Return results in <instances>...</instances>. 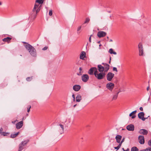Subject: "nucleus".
<instances>
[{
	"instance_id": "f257e3e1",
	"label": "nucleus",
	"mask_w": 151,
	"mask_h": 151,
	"mask_svg": "<svg viewBox=\"0 0 151 151\" xmlns=\"http://www.w3.org/2000/svg\"><path fill=\"white\" fill-rule=\"evenodd\" d=\"M102 65H98V72L105 73L107 72L109 69V65L106 63H103L102 64Z\"/></svg>"
},
{
	"instance_id": "f03ea898",
	"label": "nucleus",
	"mask_w": 151,
	"mask_h": 151,
	"mask_svg": "<svg viewBox=\"0 0 151 151\" xmlns=\"http://www.w3.org/2000/svg\"><path fill=\"white\" fill-rule=\"evenodd\" d=\"M95 77L99 80H102L105 77L106 73L104 72H100L98 70L94 73Z\"/></svg>"
},
{
	"instance_id": "7ed1b4c3",
	"label": "nucleus",
	"mask_w": 151,
	"mask_h": 151,
	"mask_svg": "<svg viewBox=\"0 0 151 151\" xmlns=\"http://www.w3.org/2000/svg\"><path fill=\"white\" fill-rule=\"evenodd\" d=\"M41 9V6L37 3H35L34 8L32 10V11L33 12H35V14H34L35 16L34 18H35L36 16L37 13L39 12Z\"/></svg>"
},
{
	"instance_id": "20e7f679",
	"label": "nucleus",
	"mask_w": 151,
	"mask_h": 151,
	"mask_svg": "<svg viewBox=\"0 0 151 151\" xmlns=\"http://www.w3.org/2000/svg\"><path fill=\"white\" fill-rule=\"evenodd\" d=\"M56 129L58 133L61 134L63 133L64 129V126L60 124H58L57 126Z\"/></svg>"
},
{
	"instance_id": "39448f33",
	"label": "nucleus",
	"mask_w": 151,
	"mask_h": 151,
	"mask_svg": "<svg viewBox=\"0 0 151 151\" xmlns=\"http://www.w3.org/2000/svg\"><path fill=\"white\" fill-rule=\"evenodd\" d=\"M28 142L27 140L24 141L19 145L18 151H22L24 148V146Z\"/></svg>"
},
{
	"instance_id": "423d86ee",
	"label": "nucleus",
	"mask_w": 151,
	"mask_h": 151,
	"mask_svg": "<svg viewBox=\"0 0 151 151\" xmlns=\"http://www.w3.org/2000/svg\"><path fill=\"white\" fill-rule=\"evenodd\" d=\"M114 74L111 72L108 73L106 76L107 80L109 81H111L114 76Z\"/></svg>"
},
{
	"instance_id": "0eeeda50",
	"label": "nucleus",
	"mask_w": 151,
	"mask_h": 151,
	"mask_svg": "<svg viewBox=\"0 0 151 151\" xmlns=\"http://www.w3.org/2000/svg\"><path fill=\"white\" fill-rule=\"evenodd\" d=\"M27 48L32 56H35L36 55V51L34 48Z\"/></svg>"
},
{
	"instance_id": "6e6552de",
	"label": "nucleus",
	"mask_w": 151,
	"mask_h": 151,
	"mask_svg": "<svg viewBox=\"0 0 151 151\" xmlns=\"http://www.w3.org/2000/svg\"><path fill=\"white\" fill-rule=\"evenodd\" d=\"M114 86V85L113 83L109 82L106 84V88L109 90L112 91Z\"/></svg>"
},
{
	"instance_id": "1a4fd4ad",
	"label": "nucleus",
	"mask_w": 151,
	"mask_h": 151,
	"mask_svg": "<svg viewBox=\"0 0 151 151\" xmlns=\"http://www.w3.org/2000/svg\"><path fill=\"white\" fill-rule=\"evenodd\" d=\"M97 70V69L96 67L91 68L89 70L88 73L91 75H93V74L95 73Z\"/></svg>"
},
{
	"instance_id": "9d476101",
	"label": "nucleus",
	"mask_w": 151,
	"mask_h": 151,
	"mask_svg": "<svg viewBox=\"0 0 151 151\" xmlns=\"http://www.w3.org/2000/svg\"><path fill=\"white\" fill-rule=\"evenodd\" d=\"M106 33L105 32L103 31H100L98 32L97 35L99 38L102 37H105L106 35Z\"/></svg>"
},
{
	"instance_id": "9b49d317",
	"label": "nucleus",
	"mask_w": 151,
	"mask_h": 151,
	"mask_svg": "<svg viewBox=\"0 0 151 151\" xmlns=\"http://www.w3.org/2000/svg\"><path fill=\"white\" fill-rule=\"evenodd\" d=\"M144 115L145 114L144 113L142 112L139 113L138 114V116L139 119H141L142 120L144 121H145L146 119L147 118H147H145Z\"/></svg>"
},
{
	"instance_id": "f8f14e48",
	"label": "nucleus",
	"mask_w": 151,
	"mask_h": 151,
	"mask_svg": "<svg viewBox=\"0 0 151 151\" xmlns=\"http://www.w3.org/2000/svg\"><path fill=\"white\" fill-rule=\"evenodd\" d=\"M81 78L82 81L84 82H86L88 80L89 77L88 75L85 74L82 76Z\"/></svg>"
},
{
	"instance_id": "ddd939ff",
	"label": "nucleus",
	"mask_w": 151,
	"mask_h": 151,
	"mask_svg": "<svg viewBox=\"0 0 151 151\" xmlns=\"http://www.w3.org/2000/svg\"><path fill=\"white\" fill-rule=\"evenodd\" d=\"M139 142L141 144H143L145 143V139L143 136L139 135L138 137Z\"/></svg>"
},
{
	"instance_id": "4468645a",
	"label": "nucleus",
	"mask_w": 151,
	"mask_h": 151,
	"mask_svg": "<svg viewBox=\"0 0 151 151\" xmlns=\"http://www.w3.org/2000/svg\"><path fill=\"white\" fill-rule=\"evenodd\" d=\"M139 133L143 135H147L148 133V131L146 129H140L139 131Z\"/></svg>"
},
{
	"instance_id": "2eb2a0df",
	"label": "nucleus",
	"mask_w": 151,
	"mask_h": 151,
	"mask_svg": "<svg viewBox=\"0 0 151 151\" xmlns=\"http://www.w3.org/2000/svg\"><path fill=\"white\" fill-rule=\"evenodd\" d=\"M127 129L129 131H133L134 130V127L133 125L130 124L127 126Z\"/></svg>"
},
{
	"instance_id": "dca6fc26",
	"label": "nucleus",
	"mask_w": 151,
	"mask_h": 151,
	"mask_svg": "<svg viewBox=\"0 0 151 151\" xmlns=\"http://www.w3.org/2000/svg\"><path fill=\"white\" fill-rule=\"evenodd\" d=\"M139 55L140 56H144V51L143 48H139Z\"/></svg>"
},
{
	"instance_id": "f3484780",
	"label": "nucleus",
	"mask_w": 151,
	"mask_h": 151,
	"mask_svg": "<svg viewBox=\"0 0 151 151\" xmlns=\"http://www.w3.org/2000/svg\"><path fill=\"white\" fill-rule=\"evenodd\" d=\"M23 125V122L22 121L19 122L16 124V128L17 129H19L21 128Z\"/></svg>"
},
{
	"instance_id": "a211bd4d",
	"label": "nucleus",
	"mask_w": 151,
	"mask_h": 151,
	"mask_svg": "<svg viewBox=\"0 0 151 151\" xmlns=\"http://www.w3.org/2000/svg\"><path fill=\"white\" fill-rule=\"evenodd\" d=\"M122 138V136H121L119 135H117L115 137L116 142L120 144Z\"/></svg>"
},
{
	"instance_id": "6ab92c4d",
	"label": "nucleus",
	"mask_w": 151,
	"mask_h": 151,
	"mask_svg": "<svg viewBox=\"0 0 151 151\" xmlns=\"http://www.w3.org/2000/svg\"><path fill=\"white\" fill-rule=\"evenodd\" d=\"M81 87L79 85H75L73 86V89L75 91H78L81 88Z\"/></svg>"
},
{
	"instance_id": "aec40b11",
	"label": "nucleus",
	"mask_w": 151,
	"mask_h": 151,
	"mask_svg": "<svg viewBox=\"0 0 151 151\" xmlns=\"http://www.w3.org/2000/svg\"><path fill=\"white\" fill-rule=\"evenodd\" d=\"M12 39L11 37H7L6 38H5L2 39V41L4 42H7L8 43H9L10 42L11 40Z\"/></svg>"
},
{
	"instance_id": "412c9836",
	"label": "nucleus",
	"mask_w": 151,
	"mask_h": 151,
	"mask_svg": "<svg viewBox=\"0 0 151 151\" xmlns=\"http://www.w3.org/2000/svg\"><path fill=\"white\" fill-rule=\"evenodd\" d=\"M86 53L85 52H82L80 55V58L81 59L83 60L84 58L86 57Z\"/></svg>"
},
{
	"instance_id": "4be33fe9",
	"label": "nucleus",
	"mask_w": 151,
	"mask_h": 151,
	"mask_svg": "<svg viewBox=\"0 0 151 151\" xmlns=\"http://www.w3.org/2000/svg\"><path fill=\"white\" fill-rule=\"evenodd\" d=\"M137 112V111L135 110L133 111H132L131 113L129 115L130 116H132V119H134L136 117V115L135 114Z\"/></svg>"
},
{
	"instance_id": "5701e85b",
	"label": "nucleus",
	"mask_w": 151,
	"mask_h": 151,
	"mask_svg": "<svg viewBox=\"0 0 151 151\" xmlns=\"http://www.w3.org/2000/svg\"><path fill=\"white\" fill-rule=\"evenodd\" d=\"M81 100V96L80 94H78L76 97V101L79 102Z\"/></svg>"
},
{
	"instance_id": "b1692460",
	"label": "nucleus",
	"mask_w": 151,
	"mask_h": 151,
	"mask_svg": "<svg viewBox=\"0 0 151 151\" xmlns=\"http://www.w3.org/2000/svg\"><path fill=\"white\" fill-rule=\"evenodd\" d=\"M119 92L120 91H119L117 93H116L115 94H114L113 95V97L112 98L113 100H115L117 99L118 95V94Z\"/></svg>"
},
{
	"instance_id": "393cba45",
	"label": "nucleus",
	"mask_w": 151,
	"mask_h": 151,
	"mask_svg": "<svg viewBox=\"0 0 151 151\" xmlns=\"http://www.w3.org/2000/svg\"><path fill=\"white\" fill-rule=\"evenodd\" d=\"M23 43L25 47H33L32 45L25 42H23Z\"/></svg>"
},
{
	"instance_id": "a878e982",
	"label": "nucleus",
	"mask_w": 151,
	"mask_h": 151,
	"mask_svg": "<svg viewBox=\"0 0 151 151\" xmlns=\"http://www.w3.org/2000/svg\"><path fill=\"white\" fill-rule=\"evenodd\" d=\"M19 133V132H18L14 134H12L11 135V137L12 138H14L16 137Z\"/></svg>"
},
{
	"instance_id": "bb28decb",
	"label": "nucleus",
	"mask_w": 151,
	"mask_h": 151,
	"mask_svg": "<svg viewBox=\"0 0 151 151\" xmlns=\"http://www.w3.org/2000/svg\"><path fill=\"white\" fill-rule=\"evenodd\" d=\"M43 2V0H36L35 3L38 4L40 5V4H42Z\"/></svg>"
},
{
	"instance_id": "cd10ccee",
	"label": "nucleus",
	"mask_w": 151,
	"mask_h": 151,
	"mask_svg": "<svg viewBox=\"0 0 151 151\" xmlns=\"http://www.w3.org/2000/svg\"><path fill=\"white\" fill-rule=\"evenodd\" d=\"M109 52L111 54H113L114 55H116V52L114 51L113 49H112L111 48L110 49H109Z\"/></svg>"
},
{
	"instance_id": "c85d7f7f",
	"label": "nucleus",
	"mask_w": 151,
	"mask_h": 151,
	"mask_svg": "<svg viewBox=\"0 0 151 151\" xmlns=\"http://www.w3.org/2000/svg\"><path fill=\"white\" fill-rule=\"evenodd\" d=\"M131 151H139V150L136 147H133L131 148Z\"/></svg>"
},
{
	"instance_id": "c756f323",
	"label": "nucleus",
	"mask_w": 151,
	"mask_h": 151,
	"mask_svg": "<svg viewBox=\"0 0 151 151\" xmlns=\"http://www.w3.org/2000/svg\"><path fill=\"white\" fill-rule=\"evenodd\" d=\"M90 19L89 18H87L86 19V20L84 22V24L88 23L90 21Z\"/></svg>"
},
{
	"instance_id": "7c9ffc66",
	"label": "nucleus",
	"mask_w": 151,
	"mask_h": 151,
	"mask_svg": "<svg viewBox=\"0 0 151 151\" xmlns=\"http://www.w3.org/2000/svg\"><path fill=\"white\" fill-rule=\"evenodd\" d=\"M121 146V144H119L117 147H114V148L115 149H116L117 150H118L120 147Z\"/></svg>"
},
{
	"instance_id": "2f4dec72",
	"label": "nucleus",
	"mask_w": 151,
	"mask_h": 151,
	"mask_svg": "<svg viewBox=\"0 0 151 151\" xmlns=\"http://www.w3.org/2000/svg\"><path fill=\"white\" fill-rule=\"evenodd\" d=\"M82 68L81 67H80L79 68V73L78 75H81L82 73H83V72L82 71Z\"/></svg>"
},
{
	"instance_id": "473e14b6",
	"label": "nucleus",
	"mask_w": 151,
	"mask_h": 151,
	"mask_svg": "<svg viewBox=\"0 0 151 151\" xmlns=\"http://www.w3.org/2000/svg\"><path fill=\"white\" fill-rule=\"evenodd\" d=\"M31 108V106L30 105H29L27 107V112H29L30 111V109Z\"/></svg>"
},
{
	"instance_id": "72a5a7b5",
	"label": "nucleus",
	"mask_w": 151,
	"mask_h": 151,
	"mask_svg": "<svg viewBox=\"0 0 151 151\" xmlns=\"http://www.w3.org/2000/svg\"><path fill=\"white\" fill-rule=\"evenodd\" d=\"M32 79V77H28L27 78L26 80L28 81H31Z\"/></svg>"
},
{
	"instance_id": "f704fd0d",
	"label": "nucleus",
	"mask_w": 151,
	"mask_h": 151,
	"mask_svg": "<svg viewBox=\"0 0 151 151\" xmlns=\"http://www.w3.org/2000/svg\"><path fill=\"white\" fill-rule=\"evenodd\" d=\"M8 133H6L5 132H2L1 133V134L2 135H3L4 136H6L7 134H8Z\"/></svg>"
},
{
	"instance_id": "c9c22d12",
	"label": "nucleus",
	"mask_w": 151,
	"mask_h": 151,
	"mask_svg": "<svg viewBox=\"0 0 151 151\" xmlns=\"http://www.w3.org/2000/svg\"><path fill=\"white\" fill-rule=\"evenodd\" d=\"M52 10H50L49 11V14L50 16H51L52 15Z\"/></svg>"
},
{
	"instance_id": "e433bc0d",
	"label": "nucleus",
	"mask_w": 151,
	"mask_h": 151,
	"mask_svg": "<svg viewBox=\"0 0 151 151\" xmlns=\"http://www.w3.org/2000/svg\"><path fill=\"white\" fill-rule=\"evenodd\" d=\"M148 144L149 146L151 147V139L148 141Z\"/></svg>"
},
{
	"instance_id": "4c0bfd02",
	"label": "nucleus",
	"mask_w": 151,
	"mask_h": 151,
	"mask_svg": "<svg viewBox=\"0 0 151 151\" xmlns=\"http://www.w3.org/2000/svg\"><path fill=\"white\" fill-rule=\"evenodd\" d=\"M138 47H142V44L140 42L138 45Z\"/></svg>"
},
{
	"instance_id": "58836bf2",
	"label": "nucleus",
	"mask_w": 151,
	"mask_h": 151,
	"mask_svg": "<svg viewBox=\"0 0 151 151\" xmlns=\"http://www.w3.org/2000/svg\"><path fill=\"white\" fill-rule=\"evenodd\" d=\"M72 97L73 98V101H75V96L74 95V94H73L72 96Z\"/></svg>"
},
{
	"instance_id": "ea45409f",
	"label": "nucleus",
	"mask_w": 151,
	"mask_h": 151,
	"mask_svg": "<svg viewBox=\"0 0 151 151\" xmlns=\"http://www.w3.org/2000/svg\"><path fill=\"white\" fill-rule=\"evenodd\" d=\"M81 26H79L77 29V31L79 32L81 30Z\"/></svg>"
},
{
	"instance_id": "a19ab883",
	"label": "nucleus",
	"mask_w": 151,
	"mask_h": 151,
	"mask_svg": "<svg viewBox=\"0 0 151 151\" xmlns=\"http://www.w3.org/2000/svg\"><path fill=\"white\" fill-rule=\"evenodd\" d=\"M113 70V71H116V72H117V70L116 67H114Z\"/></svg>"
},
{
	"instance_id": "79ce46f5",
	"label": "nucleus",
	"mask_w": 151,
	"mask_h": 151,
	"mask_svg": "<svg viewBox=\"0 0 151 151\" xmlns=\"http://www.w3.org/2000/svg\"><path fill=\"white\" fill-rule=\"evenodd\" d=\"M124 138H123L122 140V141H121L120 144H121V145H122V143L124 142Z\"/></svg>"
},
{
	"instance_id": "37998d69",
	"label": "nucleus",
	"mask_w": 151,
	"mask_h": 151,
	"mask_svg": "<svg viewBox=\"0 0 151 151\" xmlns=\"http://www.w3.org/2000/svg\"><path fill=\"white\" fill-rule=\"evenodd\" d=\"M93 35H91V36H90V37H89V41L91 42V37H93Z\"/></svg>"
},
{
	"instance_id": "c03bdc74",
	"label": "nucleus",
	"mask_w": 151,
	"mask_h": 151,
	"mask_svg": "<svg viewBox=\"0 0 151 151\" xmlns=\"http://www.w3.org/2000/svg\"><path fill=\"white\" fill-rule=\"evenodd\" d=\"M100 41H99V42H97V43H98V44H99V47H101V46H102V45H101V44H100Z\"/></svg>"
},
{
	"instance_id": "a18cd8bd",
	"label": "nucleus",
	"mask_w": 151,
	"mask_h": 151,
	"mask_svg": "<svg viewBox=\"0 0 151 151\" xmlns=\"http://www.w3.org/2000/svg\"><path fill=\"white\" fill-rule=\"evenodd\" d=\"M139 109H140V110H141V111H142L143 110V108L142 107H141L139 108Z\"/></svg>"
},
{
	"instance_id": "49530a36",
	"label": "nucleus",
	"mask_w": 151,
	"mask_h": 151,
	"mask_svg": "<svg viewBox=\"0 0 151 151\" xmlns=\"http://www.w3.org/2000/svg\"><path fill=\"white\" fill-rule=\"evenodd\" d=\"M124 151H129V148H127L126 150H124V148L122 149Z\"/></svg>"
},
{
	"instance_id": "de8ad7c7",
	"label": "nucleus",
	"mask_w": 151,
	"mask_h": 151,
	"mask_svg": "<svg viewBox=\"0 0 151 151\" xmlns=\"http://www.w3.org/2000/svg\"><path fill=\"white\" fill-rule=\"evenodd\" d=\"M47 48H43L42 49V50H46L47 49Z\"/></svg>"
},
{
	"instance_id": "09e8293b",
	"label": "nucleus",
	"mask_w": 151,
	"mask_h": 151,
	"mask_svg": "<svg viewBox=\"0 0 151 151\" xmlns=\"http://www.w3.org/2000/svg\"><path fill=\"white\" fill-rule=\"evenodd\" d=\"M3 130V129L2 128H1L0 129V133H1V132Z\"/></svg>"
},
{
	"instance_id": "8fccbe9b",
	"label": "nucleus",
	"mask_w": 151,
	"mask_h": 151,
	"mask_svg": "<svg viewBox=\"0 0 151 151\" xmlns=\"http://www.w3.org/2000/svg\"><path fill=\"white\" fill-rule=\"evenodd\" d=\"M147 91H148L149 89V87H147Z\"/></svg>"
},
{
	"instance_id": "3c124183",
	"label": "nucleus",
	"mask_w": 151,
	"mask_h": 151,
	"mask_svg": "<svg viewBox=\"0 0 151 151\" xmlns=\"http://www.w3.org/2000/svg\"><path fill=\"white\" fill-rule=\"evenodd\" d=\"M76 105H76V104H75V105H74L73 106V107H75L76 106Z\"/></svg>"
},
{
	"instance_id": "603ef678",
	"label": "nucleus",
	"mask_w": 151,
	"mask_h": 151,
	"mask_svg": "<svg viewBox=\"0 0 151 151\" xmlns=\"http://www.w3.org/2000/svg\"><path fill=\"white\" fill-rule=\"evenodd\" d=\"M2 5V3L0 2V5Z\"/></svg>"
},
{
	"instance_id": "864d4df0",
	"label": "nucleus",
	"mask_w": 151,
	"mask_h": 151,
	"mask_svg": "<svg viewBox=\"0 0 151 151\" xmlns=\"http://www.w3.org/2000/svg\"><path fill=\"white\" fill-rule=\"evenodd\" d=\"M88 43H86V47L88 45Z\"/></svg>"
},
{
	"instance_id": "5fc2aeb1",
	"label": "nucleus",
	"mask_w": 151,
	"mask_h": 151,
	"mask_svg": "<svg viewBox=\"0 0 151 151\" xmlns=\"http://www.w3.org/2000/svg\"><path fill=\"white\" fill-rule=\"evenodd\" d=\"M112 41V40H110V42H111V41Z\"/></svg>"
},
{
	"instance_id": "6e6d98bb",
	"label": "nucleus",
	"mask_w": 151,
	"mask_h": 151,
	"mask_svg": "<svg viewBox=\"0 0 151 151\" xmlns=\"http://www.w3.org/2000/svg\"><path fill=\"white\" fill-rule=\"evenodd\" d=\"M109 12V13H110V11Z\"/></svg>"
}]
</instances>
